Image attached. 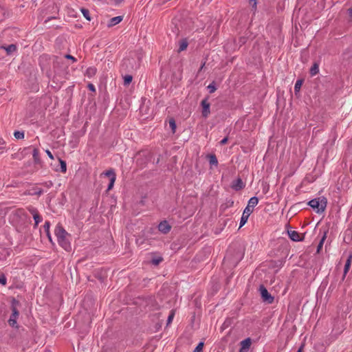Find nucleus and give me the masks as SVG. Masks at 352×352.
Masks as SVG:
<instances>
[{"mask_svg": "<svg viewBox=\"0 0 352 352\" xmlns=\"http://www.w3.org/2000/svg\"><path fill=\"white\" fill-rule=\"evenodd\" d=\"M54 232L59 245L66 251H69L71 250L70 243L68 240L69 234L60 225L56 227Z\"/></svg>", "mask_w": 352, "mask_h": 352, "instance_id": "nucleus-1", "label": "nucleus"}, {"mask_svg": "<svg viewBox=\"0 0 352 352\" xmlns=\"http://www.w3.org/2000/svg\"><path fill=\"white\" fill-rule=\"evenodd\" d=\"M12 221L16 226L21 228L30 221V219L23 209H17L12 213Z\"/></svg>", "mask_w": 352, "mask_h": 352, "instance_id": "nucleus-2", "label": "nucleus"}, {"mask_svg": "<svg viewBox=\"0 0 352 352\" xmlns=\"http://www.w3.org/2000/svg\"><path fill=\"white\" fill-rule=\"evenodd\" d=\"M327 201L324 197L316 198L309 201L308 203L309 206H310L318 213L324 211L327 207Z\"/></svg>", "mask_w": 352, "mask_h": 352, "instance_id": "nucleus-3", "label": "nucleus"}, {"mask_svg": "<svg viewBox=\"0 0 352 352\" xmlns=\"http://www.w3.org/2000/svg\"><path fill=\"white\" fill-rule=\"evenodd\" d=\"M19 305V302L16 299L13 298L12 300V314L8 320V323L10 326L14 327L16 324V318L19 315V312L16 309V306Z\"/></svg>", "mask_w": 352, "mask_h": 352, "instance_id": "nucleus-4", "label": "nucleus"}, {"mask_svg": "<svg viewBox=\"0 0 352 352\" xmlns=\"http://www.w3.org/2000/svg\"><path fill=\"white\" fill-rule=\"evenodd\" d=\"M259 292L262 298V300L268 303L272 304L274 302V298L268 292L267 289L263 285H260Z\"/></svg>", "mask_w": 352, "mask_h": 352, "instance_id": "nucleus-5", "label": "nucleus"}, {"mask_svg": "<svg viewBox=\"0 0 352 352\" xmlns=\"http://www.w3.org/2000/svg\"><path fill=\"white\" fill-rule=\"evenodd\" d=\"M140 58L138 57V60L134 58H128L124 61L123 65L126 66V69L130 70H136L140 67Z\"/></svg>", "mask_w": 352, "mask_h": 352, "instance_id": "nucleus-6", "label": "nucleus"}, {"mask_svg": "<svg viewBox=\"0 0 352 352\" xmlns=\"http://www.w3.org/2000/svg\"><path fill=\"white\" fill-rule=\"evenodd\" d=\"M201 106L202 107V116L204 118H208L210 113V103L208 101V98H205L202 100L201 102Z\"/></svg>", "mask_w": 352, "mask_h": 352, "instance_id": "nucleus-7", "label": "nucleus"}, {"mask_svg": "<svg viewBox=\"0 0 352 352\" xmlns=\"http://www.w3.org/2000/svg\"><path fill=\"white\" fill-rule=\"evenodd\" d=\"M252 212H253V209H249V208H245V210L243 212L242 217L241 218L239 228H241L242 226H243L245 224L250 215L251 214V213Z\"/></svg>", "mask_w": 352, "mask_h": 352, "instance_id": "nucleus-8", "label": "nucleus"}, {"mask_svg": "<svg viewBox=\"0 0 352 352\" xmlns=\"http://www.w3.org/2000/svg\"><path fill=\"white\" fill-rule=\"evenodd\" d=\"M252 340L248 338L240 342L241 349L239 352H248L250 348Z\"/></svg>", "mask_w": 352, "mask_h": 352, "instance_id": "nucleus-9", "label": "nucleus"}, {"mask_svg": "<svg viewBox=\"0 0 352 352\" xmlns=\"http://www.w3.org/2000/svg\"><path fill=\"white\" fill-rule=\"evenodd\" d=\"M193 18L190 16V13L187 10H184L181 12L179 18L177 19V21L180 22H185L187 21H191Z\"/></svg>", "mask_w": 352, "mask_h": 352, "instance_id": "nucleus-10", "label": "nucleus"}, {"mask_svg": "<svg viewBox=\"0 0 352 352\" xmlns=\"http://www.w3.org/2000/svg\"><path fill=\"white\" fill-rule=\"evenodd\" d=\"M170 226L166 221L161 222L158 226L159 230L164 234L168 233L170 230Z\"/></svg>", "mask_w": 352, "mask_h": 352, "instance_id": "nucleus-11", "label": "nucleus"}, {"mask_svg": "<svg viewBox=\"0 0 352 352\" xmlns=\"http://www.w3.org/2000/svg\"><path fill=\"white\" fill-rule=\"evenodd\" d=\"M244 187V184L241 180V179L239 178L236 181H234L232 185V188L235 190H239Z\"/></svg>", "mask_w": 352, "mask_h": 352, "instance_id": "nucleus-12", "label": "nucleus"}, {"mask_svg": "<svg viewBox=\"0 0 352 352\" xmlns=\"http://www.w3.org/2000/svg\"><path fill=\"white\" fill-rule=\"evenodd\" d=\"M351 261H352V255H349L346 261V263H345V265H344V274H343V278L342 279L344 278L346 274H347V272H349V269H350V267H351Z\"/></svg>", "mask_w": 352, "mask_h": 352, "instance_id": "nucleus-13", "label": "nucleus"}, {"mask_svg": "<svg viewBox=\"0 0 352 352\" xmlns=\"http://www.w3.org/2000/svg\"><path fill=\"white\" fill-rule=\"evenodd\" d=\"M288 234L290 239L294 241H299L301 240L300 234L298 232L294 230L288 231Z\"/></svg>", "mask_w": 352, "mask_h": 352, "instance_id": "nucleus-14", "label": "nucleus"}, {"mask_svg": "<svg viewBox=\"0 0 352 352\" xmlns=\"http://www.w3.org/2000/svg\"><path fill=\"white\" fill-rule=\"evenodd\" d=\"M258 203V199L256 197H252L248 201V204L246 208H249V209H252L255 207Z\"/></svg>", "mask_w": 352, "mask_h": 352, "instance_id": "nucleus-15", "label": "nucleus"}, {"mask_svg": "<svg viewBox=\"0 0 352 352\" xmlns=\"http://www.w3.org/2000/svg\"><path fill=\"white\" fill-rule=\"evenodd\" d=\"M319 72V64L318 63H314L312 67L310 69V74L311 76H315Z\"/></svg>", "mask_w": 352, "mask_h": 352, "instance_id": "nucleus-16", "label": "nucleus"}, {"mask_svg": "<svg viewBox=\"0 0 352 352\" xmlns=\"http://www.w3.org/2000/svg\"><path fill=\"white\" fill-rule=\"evenodd\" d=\"M32 155H33V158H34V161L35 164H40L41 160H40V157L38 155V148H34L33 149Z\"/></svg>", "mask_w": 352, "mask_h": 352, "instance_id": "nucleus-17", "label": "nucleus"}, {"mask_svg": "<svg viewBox=\"0 0 352 352\" xmlns=\"http://www.w3.org/2000/svg\"><path fill=\"white\" fill-rule=\"evenodd\" d=\"M208 157L209 159V162H210V165L217 166L218 160L214 155H213V154L208 155Z\"/></svg>", "mask_w": 352, "mask_h": 352, "instance_id": "nucleus-18", "label": "nucleus"}, {"mask_svg": "<svg viewBox=\"0 0 352 352\" xmlns=\"http://www.w3.org/2000/svg\"><path fill=\"white\" fill-rule=\"evenodd\" d=\"M43 227L49 240L52 242V237L50 233V223L49 221H45Z\"/></svg>", "mask_w": 352, "mask_h": 352, "instance_id": "nucleus-19", "label": "nucleus"}, {"mask_svg": "<svg viewBox=\"0 0 352 352\" xmlns=\"http://www.w3.org/2000/svg\"><path fill=\"white\" fill-rule=\"evenodd\" d=\"M7 52V54H10L16 50V46L14 44H11L8 47H2Z\"/></svg>", "mask_w": 352, "mask_h": 352, "instance_id": "nucleus-20", "label": "nucleus"}, {"mask_svg": "<svg viewBox=\"0 0 352 352\" xmlns=\"http://www.w3.org/2000/svg\"><path fill=\"white\" fill-rule=\"evenodd\" d=\"M82 14H83L84 17L87 21H91V18L90 16L89 11L86 8H81L80 9Z\"/></svg>", "mask_w": 352, "mask_h": 352, "instance_id": "nucleus-21", "label": "nucleus"}, {"mask_svg": "<svg viewBox=\"0 0 352 352\" xmlns=\"http://www.w3.org/2000/svg\"><path fill=\"white\" fill-rule=\"evenodd\" d=\"M96 69L94 67H89L86 71V74L89 78L92 77L96 74Z\"/></svg>", "mask_w": 352, "mask_h": 352, "instance_id": "nucleus-22", "label": "nucleus"}, {"mask_svg": "<svg viewBox=\"0 0 352 352\" xmlns=\"http://www.w3.org/2000/svg\"><path fill=\"white\" fill-rule=\"evenodd\" d=\"M188 47V42L186 40H182L179 43V52L185 50Z\"/></svg>", "mask_w": 352, "mask_h": 352, "instance_id": "nucleus-23", "label": "nucleus"}, {"mask_svg": "<svg viewBox=\"0 0 352 352\" xmlns=\"http://www.w3.org/2000/svg\"><path fill=\"white\" fill-rule=\"evenodd\" d=\"M326 238H327V232H325L324 233V235L322 236V239H321L318 245V248H317V252H320V250L322 249V245H323V243L325 241Z\"/></svg>", "mask_w": 352, "mask_h": 352, "instance_id": "nucleus-24", "label": "nucleus"}, {"mask_svg": "<svg viewBox=\"0 0 352 352\" xmlns=\"http://www.w3.org/2000/svg\"><path fill=\"white\" fill-rule=\"evenodd\" d=\"M42 193L43 190L40 188H33L29 192V194L32 195H41Z\"/></svg>", "mask_w": 352, "mask_h": 352, "instance_id": "nucleus-25", "label": "nucleus"}, {"mask_svg": "<svg viewBox=\"0 0 352 352\" xmlns=\"http://www.w3.org/2000/svg\"><path fill=\"white\" fill-rule=\"evenodd\" d=\"M302 82L303 80H298L296 83H295V86H294V91L295 92H298L301 88V86L302 85Z\"/></svg>", "mask_w": 352, "mask_h": 352, "instance_id": "nucleus-26", "label": "nucleus"}, {"mask_svg": "<svg viewBox=\"0 0 352 352\" xmlns=\"http://www.w3.org/2000/svg\"><path fill=\"white\" fill-rule=\"evenodd\" d=\"M105 176L109 177L110 179L115 177L116 178V173L113 169L108 170L107 171L103 173Z\"/></svg>", "mask_w": 352, "mask_h": 352, "instance_id": "nucleus-27", "label": "nucleus"}, {"mask_svg": "<svg viewBox=\"0 0 352 352\" xmlns=\"http://www.w3.org/2000/svg\"><path fill=\"white\" fill-rule=\"evenodd\" d=\"M132 80H133L132 76H131V75H126L124 77V85H129L131 82Z\"/></svg>", "mask_w": 352, "mask_h": 352, "instance_id": "nucleus-28", "label": "nucleus"}, {"mask_svg": "<svg viewBox=\"0 0 352 352\" xmlns=\"http://www.w3.org/2000/svg\"><path fill=\"white\" fill-rule=\"evenodd\" d=\"M14 136L16 139H23L24 138V133L17 131L14 133Z\"/></svg>", "mask_w": 352, "mask_h": 352, "instance_id": "nucleus-29", "label": "nucleus"}, {"mask_svg": "<svg viewBox=\"0 0 352 352\" xmlns=\"http://www.w3.org/2000/svg\"><path fill=\"white\" fill-rule=\"evenodd\" d=\"M33 218L35 221L34 227H36L38 226V223L41 221V217H40V215L38 213V214H34V216L33 217Z\"/></svg>", "mask_w": 352, "mask_h": 352, "instance_id": "nucleus-30", "label": "nucleus"}, {"mask_svg": "<svg viewBox=\"0 0 352 352\" xmlns=\"http://www.w3.org/2000/svg\"><path fill=\"white\" fill-rule=\"evenodd\" d=\"M7 283V279L3 273L0 274V284L6 285Z\"/></svg>", "mask_w": 352, "mask_h": 352, "instance_id": "nucleus-31", "label": "nucleus"}, {"mask_svg": "<svg viewBox=\"0 0 352 352\" xmlns=\"http://www.w3.org/2000/svg\"><path fill=\"white\" fill-rule=\"evenodd\" d=\"M122 20L123 16H118L110 19L109 22H121Z\"/></svg>", "mask_w": 352, "mask_h": 352, "instance_id": "nucleus-32", "label": "nucleus"}, {"mask_svg": "<svg viewBox=\"0 0 352 352\" xmlns=\"http://www.w3.org/2000/svg\"><path fill=\"white\" fill-rule=\"evenodd\" d=\"M174 316H175V311L171 310L170 314L168 316V319H167V325L170 324L172 322Z\"/></svg>", "mask_w": 352, "mask_h": 352, "instance_id": "nucleus-33", "label": "nucleus"}, {"mask_svg": "<svg viewBox=\"0 0 352 352\" xmlns=\"http://www.w3.org/2000/svg\"><path fill=\"white\" fill-rule=\"evenodd\" d=\"M204 345V344L203 342H199L198 344V345L197 346V347L193 351V352H202Z\"/></svg>", "mask_w": 352, "mask_h": 352, "instance_id": "nucleus-34", "label": "nucleus"}, {"mask_svg": "<svg viewBox=\"0 0 352 352\" xmlns=\"http://www.w3.org/2000/svg\"><path fill=\"white\" fill-rule=\"evenodd\" d=\"M60 170H61V172L65 173L66 170H67L66 162L65 161H63V160H60Z\"/></svg>", "mask_w": 352, "mask_h": 352, "instance_id": "nucleus-35", "label": "nucleus"}, {"mask_svg": "<svg viewBox=\"0 0 352 352\" xmlns=\"http://www.w3.org/2000/svg\"><path fill=\"white\" fill-rule=\"evenodd\" d=\"M169 126L171 128L173 132L175 133V129H176V124L173 119H170L169 120Z\"/></svg>", "mask_w": 352, "mask_h": 352, "instance_id": "nucleus-36", "label": "nucleus"}, {"mask_svg": "<svg viewBox=\"0 0 352 352\" xmlns=\"http://www.w3.org/2000/svg\"><path fill=\"white\" fill-rule=\"evenodd\" d=\"M116 178L115 177H113V178L110 179V182L109 184V186H108V188H107V190H111L113 188L114 183H115V181H116Z\"/></svg>", "mask_w": 352, "mask_h": 352, "instance_id": "nucleus-37", "label": "nucleus"}, {"mask_svg": "<svg viewBox=\"0 0 352 352\" xmlns=\"http://www.w3.org/2000/svg\"><path fill=\"white\" fill-rule=\"evenodd\" d=\"M249 4L252 7V9L256 10V0H249Z\"/></svg>", "mask_w": 352, "mask_h": 352, "instance_id": "nucleus-38", "label": "nucleus"}, {"mask_svg": "<svg viewBox=\"0 0 352 352\" xmlns=\"http://www.w3.org/2000/svg\"><path fill=\"white\" fill-rule=\"evenodd\" d=\"M208 89H209L210 93H213L216 91L217 88L214 83H211L208 86Z\"/></svg>", "mask_w": 352, "mask_h": 352, "instance_id": "nucleus-39", "label": "nucleus"}, {"mask_svg": "<svg viewBox=\"0 0 352 352\" xmlns=\"http://www.w3.org/2000/svg\"><path fill=\"white\" fill-rule=\"evenodd\" d=\"M28 210L32 214L33 217L34 216V214H38L37 210L33 207H30L28 208Z\"/></svg>", "mask_w": 352, "mask_h": 352, "instance_id": "nucleus-40", "label": "nucleus"}, {"mask_svg": "<svg viewBox=\"0 0 352 352\" xmlns=\"http://www.w3.org/2000/svg\"><path fill=\"white\" fill-rule=\"evenodd\" d=\"M162 261V259L161 258H155V259H153L152 260V263L157 265H158L161 261Z\"/></svg>", "mask_w": 352, "mask_h": 352, "instance_id": "nucleus-41", "label": "nucleus"}, {"mask_svg": "<svg viewBox=\"0 0 352 352\" xmlns=\"http://www.w3.org/2000/svg\"><path fill=\"white\" fill-rule=\"evenodd\" d=\"M74 12H74V10H69V11H68V14H69V16H70L76 17V16H76V13H74Z\"/></svg>", "mask_w": 352, "mask_h": 352, "instance_id": "nucleus-42", "label": "nucleus"}, {"mask_svg": "<svg viewBox=\"0 0 352 352\" xmlns=\"http://www.w3.org/2000/svg\"><path fill=\"white\" fill-rule=\"evenodd\" d=\"M88 88L89 90L92 91H96V89H95V87L93 84H89L88 85Z\"/></svg>", "mask_w": 352, "mask_h": 352, "instance_id": "nucleus-43", "label": "nucleus"}, {"mask_svg": "<svg viewBox=\"0 0 352 352\" xmlns=\"http://www.w3.org/2000/svg\"><path fill=\"white\" fill-rule=\"evenodd\" d=\"M227 142H228V138H223V139L220 142V144L223 145V144H226V143H227Z\"/></svg>", "mask_w": 352, "mask_h": 352, "instance_id": "nucleus-44", "label": "nucleus"}, {"mask_svg": "<svg viewBox=\"0 0 352 352\" xmlns=\"http://www.w3.org/2000/svg\"><path fill=\"white\" fill-rule=\"evenodd\" d=\"M46 153H47V155H48L51 159H52V160L54 159V157H53V155H52V153H51L50 151L47 150V151H46Z\"/></svg>", "mask_w": 352, "mask_h": 352, "instance_id": "nucleus-45", "label": "nucleus"}, {"mask_svg": "<svg viewBox=\"0 0 352 352\" xmlns=\"http://www.w3.org/2000/svg\"><path fill=\"white\" fill-rule=\"evenodd\" d=\"M65 58L75 60V58L71 55H65Z\"/></svg>", "mask_w": 352, "mask_h": 352, "instance_id": "nucleus-46", "label": "nucleus"}, {"mask_svg": "<svg viewBox=\"0 0 352 352\" xmlns=\"http://www.w3.org/2000/svg\"><path fill=\"white\" fill-rule=\"evenodd\" d=\"M349 16L352 18V8L348 10Z\"/></svg>", "mask_w": 352, "mask_h": 352, "instance_id": "nucleus-47", "label": "nucleus"}, {"mask_svg": "<svg viewBox=\"0 0 352 352\" xmlns=\"http://www.w3.org/2000/svg\"><path fill=\"white\" fill-rule=\"evenodd\" d=\"M5 144V141L3 138H0V145H3Z\"/></svg>", "mask_w": 352, "mask_h": 352, "instance_id": "nucleus-48", "label": "nucleus"}, {"mask_svg": "<svg viewBox=\"0 0 352 352\" xmlns=\"http://www.w3.org/2000/svg\"><path fill=\"white\" fill-rule=\"evenodd\" d=\"M302 346L298 350L297 352H301L302 351Z\"/></svg>", "mask_w": 352, "mask_h": 352, "instance_id": "nucleus-49", "label": "nucleus"}, {"mask_svg": "<svg viewBox=\"0 0 352 352\" xmlns=\"http://www.w3.org/2000/svg\"><path fill=\"white\" fill-rule=\"evenodd\" d=\"M116 23H111V24L109 25V27H111V26H113V25H116Z\"/></svg>", "mask_w": 352, "mask_h": 352, "instance_id": "nucleus-50", "label": "nucleus"}, {"mask_svg": "<svg viewBox=\"0 0 352 352\" xmlns=\"http://www.w3.org/2000/svg\"><path fill=\"white\" fill-rule=\"evenodd\" d=\"M295 28H296V30H298V26H297L296 25H295Z\"/></svg>", "mask_w": 352, "mask_h": 352, "instance_id": "nucleus-51", "label": "nucleus"}, {"mask_svg": "<svg viewBox=\"0 0 352 352\" xmlns=\"http://www.w3.org/2000/svg\"><path fill=\"white\" fill-rule=\"evenodd\" d=\"M49 20H50V19H48L47 20H45V23H47Z\"/></svg>", "mask_w": 352, "mask_h": 352, "instance_id": "nucleus-52", "label": "nucleus"}]
</instances>
